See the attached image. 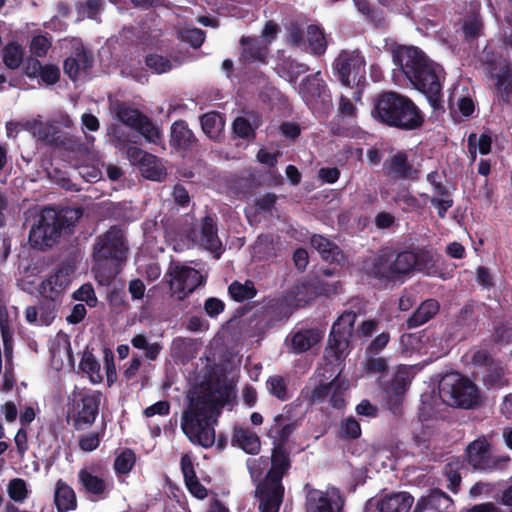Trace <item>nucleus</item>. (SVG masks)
<instances>
[{
    "instance_id": "obj_1",
    "label": "nucleus",
    "mask_w": 512,
    "mask_h": 512,
    "mask_svg": "<svg viewBox=\"0 0 512 512\" xmlns=\"http://www.w3.org/2000/svg\"><path fill=\"white\" fill-rule=\"evenodd\" d=\"M188 400V406L181 418L183 433L193 444L203 448H210L215 444L218 451H223L228 440L223 434H219L216 439L215 425L223 409H231L236 401L233 386L218 379Z\"/></svg>"
},
{
    "instance_id": "obj_2",
    "label": "nucleus",
    "mask_w": 512,
    "mask_h": 512,
    "mask_svg": "<svg viewBox=\"0 0 512 512\" xmlns=\"http://www.w3.org/2000/svg\"><path fill=\"white\" fill-rule=\"evenodd\" d=\"M437 258L428 247L386 248L366 262V274L383 284L405 282L414 272L432 275Z\"/></svg>"
},
{
    "instance_id": "obj_3",
    "label": "nucleus",
    "mask_w": 512,
    "mask_h": 512,
    "mask_svg": "<svg viewBox=\"0 0 512 512\" xmlns=\"http://www.w3.org/2000/svg\"><path fill=\"white\" fill-rule=\"evenodd\" d=\"M392 60L414 88L426 96L433 112L443 114V68L414 46L397 45L392 49Z\"/></svg>"
},
{
    "instance_id": "obj_4",
    "label": "nucleus",
    "mask_w": 512,
    "mask_h": 512,
    "mask_svg": "<svg viewBox=\"0 0 512 512\" xmlns=\"http://www.w3.org/2000/svg\"><path fill=\"white\" fill-rule=\"evenodd\" d=\"M371 117L383 126L400 131L419 130L425 114L408 96L396 91H382L372 98Z\"/></svg>"
},
{
    "instance_id": "obj_5",
    "label": "nucleus",
    "mask_w": 512,
    "mask_h": 512,
    "mask_svg": "<svg viewBox=\"0 0 512 512\" xmlns=\"http://www.w3.org/2000/svg\"><path fill=\"white\" fill-rule=\"evenodd\" d=\"M128 246L119 226H111L98 236L93 246V267L97 282L110 285L121 272L126 261Z\"/></svg>"
},
{
    "instance_id": "obj_6",
    "label": "nucleus",
    "mask_w": 512,
    "mask_h": 512,
    "mask_svg": "<svg viewBox=\"0 0 512 512\" xmlns=\"http://www.w3.org/2000/svg\"><path fill=\"white\" fill-rule=\"evenodd\" d=\"M81 216L80 208H44L38 221L30 229L31 245L41 250L51 248L58 242L62 232L75 226Z\"/></svg>"
},
{
    "instance_id": "obj_7",
    "label": "nucleus",
    "mask_w": 512,
    "mask_h": 512,
    "mask_svg": "<svg viewBox=\"0 0 512 512\" xmlns=\"http://www.w3.org/2000/svg\"><path fill=\"white\" fill-rule=\"evenodd\" d=\"M438 389L440 398L450 406L469 410L481 405L482 396L477 385L459 373L445 375Z\"/></svg>"
},
{
    "instance_id": "obj_8",
    "label": "nucleus",
    "mask_w": 512,
    "mask_h": 512,
    "mask_svg": "<svg viewBox=\"0 0 512 512\" xmlns=\"http://www.w3.org/2000/svg\"><path fill=\"white\" fill-rule=\"evenodd\" d=\"M465 457L473 470L484 473L504 471L511 462V457L507 454L493 455L492 444L484 435L467 445Z\"/></svg>"
},
{
    "instance_id": "obj_9",
    "label": "nucleus",
    "mask_w": 512,
    "mask_h": 512,
    "mask_svg": "<svg viewBox=\"0 0 512 512\" xmlns=\"http://www.w3.org/2000/svg\"><path fill=\"white\" fill-rule=\"evenodd\" d=\"M366 61L359 50H342L332 67L334 74L345 87L354 88L366 81Z\"/></svg>"
},
{
    "instance_id": "obj_10",
    "label": "nucleus",
    "mask_w": 512,
    "mask_h": 512,
    "mask_svg": "<svg viewBox=\"0 0 512 512\" xmlns=\"http://www.w3.org/2000/svg\"><path fill=\"white\" fill-rule=\"evenodd\" d=\"M303 493L305 512H345V497L336 486L328 485L325 490H321L306 483Z\"/></svg>"
},
{
    "instance_id": "obj_11",
    "label": "nucleus",
    "mask_w": 512,
    "mask_h": 512,
    "mask_svg": "<svg viewBox=\"0 0 512 512\" xmlns=\"http://www.w3.org/2000/svg\"><path fill=\"white\" fill-rule=\"evenodd\" d=\"M81 490L92 501L104 500L109 496L112 479L108 469L101 463L85 466L78 471Z\"/></svg>"
},
{
    "instance_id": "obj_12",
    "label": "nucleus",
    "mask_w": 512,
    "mask_h": 512,
    "mask_svg": "<svg viewBox=\"0 0 512 512\" xmlns=\"http://www.w3.org/2000/svg\"><path fill=\"white\" fill-rule=\"evenodd\" d=\"M113 110L120 122L137 131L148 142L157 143L160 140L159 129L138 109L132 108L125 102L117 101L113 105Z\"/></svg>"
},
{
    "instance_id": "obj_13",
    "label": "nucleus",
    "mask_w": 512,
    "mask_h": 512,
    "mask_svg": "<svg viewBox=\"0 0 512 512\" xmlns=\"http://www.w3.org/2000/svg\"><path fill=\"white\" fill-rule=\"evenodd\" d=\"M299 94L313 110H327L332 105V96L321 72L306 76L299 84Z\"/></svg>"
},
{
    "instance_id": "obj_14",
    "label": "nucleus",
    "mask_w": 512,
    "mask_h": 512,
    "mask_svg": "<svg viewBox=\"0 0 512 512\" xmlns=\"http://www.w3.org/2000/svg\"><path fill=\"white\" fill-rule=\"evenodd\" d=\"M165 276L170 277V290L180 300L206 282V278L197 269L179 264L170 266Z\"/></svg>"
},
{
    "instance_id": "obj_15",
    "label": "nucleus",
    "mask_w": 512,
    "mask_h": 512,
    "mask_svg": "<svg viewBox=\"0 0 512 512\" xmlns=\"http://www.w3.org/2000/svg\"><path fill=\"white\" fill-rule=\"evenodd\" d=\"M76 399L73 404L72 425L77 431L87 430L99 414L101 393L89 391L79 394Z\"/></svg>"
},
{
    "instance_id": "obj_16",
    "label": "nucleus",
    "mask_w": 512,
    "mask_h": 512,
    "mask_svg": "<svg viewBox=\"0 0 512 512\" xmlns=\"http://www.w3.org/2000/svg\"><path fill=\"white\" fill-rule=\"evenodd\" d=\"M283 479L265 475L255 488V496L259 500V510L279 512L284 499L285 488Z\"/></svg>"
},
{
    "instance_id": "obj_17",
    "label": "nucleus",
    "mask_w": 512,
    "mask_h": 512,
    "mask_svg": "<svg viewBox=\"0 0 512 512\" xmlns=\"http://www.w3.org/2000/svg\"><path fill=\"white\" fill-rule=\"evenodd\" d=\"M350 342L351 338L330 331L328 344L324 352L325 367L323 372H320L319 369L316 371L321 378L328 380L334 374V368L342 365L350 352Z\"/></svg>"
},
{
    "instance_id": "obj_18",
    "label": "nucleus",
    "mask_w": 512,
    "mask_h": 512,
    "mask_svg": "<svg viewBox=\"0 0 512 512\" xmlns=\"http://www.w3.org/2000/svg\"><path fill=\"white\" fill-rule=\"evenodd\" d=\"M298 427L299 423L292 416L291 406L286 405L281 413L274 416L266 436L271 440L272 447H288L289 439Z\"/></svg>"
},
{
    "instance_id": "obj_19",
    "label": "nucleus",
    "mask_w": 512,
    "mask_h": 512,
    "mask_svg": "<svg viewBox=\"0 0 512 512\" xmlns=\"http://www.w3.org/2000/svg\"><path fill=\"white\" fill-rule=\"evenodd\" d=\"M188 238L193 242H198L205 250L211 252L215 259H219L224 252L223 244L218 237L216 220L211 215L204 216L201 219L199 232L191 229Z\"/></svg>"
},
{
    "instance_id": "obj_20",
    "label": "nucleus",
    "mask_w": 512,
    "mask_h": 512,
    "mask_svg": "<svg viewBox=\"0 0 512 512\" xmlns=\"http://www.w3.org/2000/svg\"><path fill=\"white\" fill-rule=\"evenodd\" d=\"M490 77L494 81V97L501 106L511 104L512 96V62L503 59L499 66L490 71Z\"/></svg>"
},
{
    "instance_id": "obj_21",
    "label": "nucleus",
    "mask_w": 512,
    "mask_h": 512,
    "mask_svg": "<svg viewBox=\"0 0 512 512\" xmlns=\"http://www.w3.org/2000/svg\"><path fill=\"white\" fill-rule=\"evenodd\" d=\"M241 53L239 61L243 64H267L270 41L258 36H242L240 41Z\"/></svg>"
},
{
    "instance_id": "obj_22",
    "label": "nucleus",
    "mask_w": 512,
    "mask_h": 512,
    "mask_svg": "<svg viewBox=\"0 0 512 512\" xmlns=\"http://www.w3.org/2000/svg\"><path fill=\"white\" fill-rule=\"evenodd\" d=\"M384 174L396 180H418L420 170L413 167L409 162L408 154L405 151H398L383 163Z\"/></svg>"
},
{
    "instance_id": "obj_23",
    "label": "nucleus",
    "mask_w": 512,
    "mask_h": 512,
    "mask_svg": "<svg viewBox=\"0 0 512 512\" xmlns=\"http://www.w3.org/2000/svg\"><path fill=\"white\" fill-rule=\"evenodd\" d=\"M93 57L84 48H77L63 63L64 73L72 80L77 81L81 73H87L93 67Z\"/></svg>"
},
{
    "instance_id": "obj_24",
    "label": "nucleus",
    "mask_w": 512,
    "mask_h": 512,
    "mask_svg": "<svg viewBox=\"0 0 512 512\" xmlns=\"http://www.w3.org/2000/svg\"><path fill=\"white\" fill-rule=\"evenodd\" d=\"M311 245L324 261L341 267L347 263V257L342 249L328 238L314 234L311 237Z\"/></svg>"
},
{
    "instance_id": "obj_25",
    "label": "nucleus",
    "mask_w": 512,
    "mask_h": 512,
    "mask_svg": "<svg viewBox=\"0 0 512 512\" xmlns=\"http://www.w3.org/2000/svg\"><path fill=\"white\" fill-rule=\"evenodd\" d=\"M411 381V368L407 365H399L391 381L385 388L388 399H394L395 403L400 402L410 386Z\"/></svg>"
},
{
    "instance_id": "obj_26",
    "label": "nucleus",
    "mask_w": 512,
    "mask_h": 512,
    "mask_svg": "<svg viewBox=\"0 0 512 512\" xmlns=\"http://www.w3.org/2000/svg\"><path fill=\"white\" fill-rule=\"evenodd\" d=\"M231 444L250 455H257L261 450V440L249 427L234 426Z\"/></svg>"
},
{
    "instance_id": "obj_27",
    "label": "nucleus",
    "mask_w": 512,
    "mask_h": 512,
    "mask_svg": "<svg viewBox=\"0 0 512 512\" xmlns=\"http://www.w3.org/2000/svg\"><path fill=\"white\" fill-rule=\"evenodd\" d=\"M180 465L188 491L197 499H205L208 496V490L200 483L194 469L193 461L188 454L182 455Z\"/></svg>"
},
{
    "instance_id": "obj_28",
    "label": "nucleus",
    "mask_w": 512,
    "mask_h": 512,
    "mask_svg": "<svg viewBox=\"0 0 512 512\" xmlns=\"http://www.w3.org/2000/svg\"><path fill=\"white\" fill-rule=\"evenodd\" d=\"M270 462L271 466L266 474L283 479L292 467L291 449L284 446L272 447Z\"/></svg>"
},
{
    "instance_id": "obj_29",
    "label": "nucleus",
    "mask_w": 512,
    "mask_h": 512,
    "mask_svg": "<svg viewBox=\"0 0 512 512\" xmlns=\"http://www.w3.org/2000/svg\"><path fill=\"white\" fill-rule=\"evenodd\" d=\"M453 505L452 498L442 490L435 488L427 496L421 497L412 512H424L427 509L443 512Z\"/></svg>"
},
{
    "instance_id": "obj_30",
    "label": "nucleus",
    "mask_w": 512,
    "mask_h": 512,
    "mask_svg": "<svg viewBox=\"0 0 512 512\" xmlns=\"http://www.w3.org/2000/svg\"><path fill=\"white\" fill-rule=\"evenodd\" d=\"M170 146L176 150H189L197 144L198 139L184 120H177L171 126Z\"/></svg>"
},
{
    "instance_id": "obj_31",
    "label": "nucleus",
    "mask_w": 512,
    "mask_h": 512,
    "mask_svg": "<svg viewBox=\"0 0 512 512\" xmlns=\"http://www.w3.org/2000/svg\"><path fill=\"white\" fill-rule=\"evenodd\" d=\"M69 283V269L67 267H60L56 269L53 274L41 282L39 286V292L41 295H46V293H48L54 297L60 298L62 292L66 289Z\"/></svg>"
},
{
    "instance_id": "obj_32",
    "label": "nucleus",
    "mask_w": 512,
    "mask_h": 512,
    "mask_svg": "<svg viewBox=\"0 0 512 512\" xmlns=\"http://www.w3.org/2000/svg\"><path fill=\"white\" fill-rule=\"evenodd\" d=\"M440 310V304L436 299H426L413 314L406 320L407 329H414L430 321Z\"/></svg>"
},
{
    "instance_id": "obj_33",
    "label": "nucleus",
    "mask_w": 512,
    "mask_h": 512,
    "mask_svg": "<svg viewBox=\"0 0 512 512\" xmlns=\"http://www.w3.org/2000/svg\"><path fill=\"white\" fill-rule=\"evenodd\" d=\"M261 116L255 111L246 112V116H238L232 124L233 133L242 139L255 137V130L261 125Z\"/></svg>"
},
{
    "instance_id": "obj_34",
    "label": "nucleus",
    "mask_w": 512,
    "mask_h": 512,
    "mask_svg": "<svg viewBox=\"0 0 512 512\" xmlns=\"http://www.w3.org/2000/svg\"><path fill=\"white\" fill-rule=\"evenodd\" d=\"M200 124L202 131L209 139L220 141L223 138L225 118L220 112L210 111L202 114Z\"/></svg>"
},
{
    "instance_id": "obj_35",
    "label": "nucleus",
    "mask_w": 512,
    "mask_h": 512,
    "mask_svg": "<svg viewBox=\"0 0 512 512\" xmlns=\"http://www.w3.org/2000/svg\"><path fill=\"white\" fill-rule=\"evenodd\" d=\"M54 503L57 512H68L77 508V498L75 491L62 479H59L56 482Z\"/></svg>"
},
{
    "instance_id": "obj_36",
    "label": "nucleus",
    "mask_w": 512,
    "mask_h": 512,
    "mask_svg": "<svg viewBox=\"0 0 512 512\" xmlns=\"http://www.w3.org/2000/svg\"><path fill=\"white\" fill-rule=\"evenodd\" d=\"M414 502L408 492H398L385 496L378 504L379 512H408Z\"/></svg>"
},
{
    "instance_id": "obj_37",
    "label": "nucleus",
    "mask_w": 512,
    "mask_h": 512,
    "mask_svg": "<svg viewBox=\"0 0 512 512\" xmlns=\"http://www.w3.org/2000/svg\"><path fill=\"white\" fill-rule=\"evenodd\" d=\"M477 374H480V381L486 389H500L509 384L505 377V369L498 361L480 370Z\"/></svg>"
},
{
    "instance_id": "obj_38",
    "label": "nucleus",
    "mask_w": 512,
    "mask_h": 512,
    "mask_svg": "<svg viewBox=\"0 0 512 512\" xmlns=\"http://www.w3.org/2000/svg\"><path fill=\"white\" fill-rule=\"evenodd\" d=\"M461 31L464 40L469 43H475L484 35V22L479 13H470L462 21Z\"/></svg>"
},
{
    "instance_id": "obj_39",
    "label": "nucleus",
    "mask_w": 512,
    "mask_h": 512,
    "mask_svg": "<svg viewBox=\"0 0 512 512\" xmlns=\"http://www.w3.org/2000/svg\"><path fill=\"white\" fill-rule=\"evenodd\" d=\"M306 36L311 54L316 57L323 56L328 47L324 29L317 24H310L307 26Z\"/></svg>"
},
{
    "instance_id": "obj_40",
    "label": "nucleus",
    "mask_w": 512,
    "mask_h": 512,
    "mask_svg": "<svg viewBox=\"0 0 512 512\" xmlns=\"http://www.w3.org/2000/svg\"><path fill=\"white\" fill-rule=\"evenodd\" d=\"M353 3L365 19L377 28L386 26L385 12L376 6H373L369 0H353Z\"/></svg>"
},
{
    "instance_id": "obj_41",
    "label": "nucleus",
    "mask_w": 512,
    "mask_h": 512,
    "mask_svg": "<svg viewBox=\"0 0 512 512\" xmlns=\"http://www.w3.org/2000/svg\"><path fill=\"white\" fill-rule=\"evenodd\" d=\"M110 142L119 150H124L129 144H137L139 136L126 130L122 125L112 124L107 129Z\"/></svg>"
},
{
    "instance_id": "obj_42",
    "label": "nucleus",
    "mask_w": 512,
    "mask_h": 512,
    "mask_svg": "<svg viewBox=\"0 0 512 512\" xmlns=\"http://www.w3.org/2000/svg\"><path fill=\"white\" fill-rule=\"evenodd\" d=\"M228 294L234 301L244 302L254 298L257 295V289L251 280H246L244 283L233 281L228 286Z\"/></svg>"
},
{
    "instance_id": "obj_43",
    "label": "nucleus",
    "mask_w": 512,
    "mask_h": 512,
    "mask_svg": "<svg viewBox=\"0 0 512 512\" xmlns=\"http://www.w3.org/2000/svg\"><path fill=\"white\" fill-rule=\"evenodd\" d=\"M356 318V312L352 310L344 311L333 323L331 331H334V333H338L352 339L354 334V324Z\"/></svg>"
},
{
    "instance_id": "obj_44",
    "label": "nucleus",
    "mask_w": 512,
    "mask_h": 512,
    "mask_svg": "<svg viewBox=\"0 0 512 512\" xmlns=\"http://www.w3.org/2000/svg\"><path fill=\"white\" fill-rule=\"evenodd\" d=\"M266 388L270 395L280 401H287L291 398L286 379L281 375L269 376L266 380Z\"/></svg>"
},
{
    "instance_id": "obj_45",
    "label": "nucleus",
    "mask_w": 512,
    "mask_h": 512,
    "mask_svg": "<svg viewBox=\"0 0 512 512\" xmlns=\"http://www.w3.org/2000/svg\"><path fill=\"white\" fill-rule=\"evenodd\" d=\"M42 300L38 304V310L40 313L41 322L45 325L51 324V322L55 318V313L57 310V302L59 301V297H54L51 294L46 293V295H41Z\"/></svg>"
},
{
    "instance_id": "obj_46",
    "label": "nucleus",
    "mask_w": 512,
    "mask_h": 512,
    "mask_svg": "<svg viewBox=\"0 0 512 512\" xmlns=\"http://www.w3.org/2000/svg\"><path fill=\"white\" fill-rule=\"evenodd\" d=\"M317 341V334L313 330L299 331L292 337V347L295 352L303 353L313 347Z\"/></svg>"
},
{
    "instance_id": "obj_47",
    "label": "nucleus",
    "mask_w": 512,
    "mask_h": 512,
    "mask_svg": "<svg viewBox=\"0 0 512 512\" xmlns=\"http://www.w3.org/2000/svg\"><path fill=\"white\" fill-rule=\"evenodd\" d=\"M79 367L84 373L89 375L90 380L93 383H99L102 381L100 364L92 352H84L80 360Z\"/></svg>"
},
{
    "instance_id": "obj_48",
    "label": "nucleus",
    "mask_w": 512,
    "mask_h": 512,
    "mask_svg": "<svg viewBox=\"0 0 512 512\" xmlns=\"http://www.w3.org/2000/svg\"><path fill=\"white\" fill-rule=\"evenodd\" d=\"M3 63L9 69H17L23 61V49L18 43H8L2 51Z\"/></svg>"
},
{
    "instance_id": "obj_49",
    "label": "nucleus",
    "mask_w": 512,
    "mask_h": 512,
    "mask_svg": "<svg viewBox=\"0 0 512 512\" xmlns=\"http://www.w3.org/2000/svg\"><path fill=\"white\" fill-rule=\"evenodd\" d=\"M331 392L329 382L320 381L314 388H304L302 390L303 397L311 404L323 403Z\"/></svg>"
},
{
    "instance_id": "obj_50",
    "label": "nucleus",
    "mask_w": 512,
    "mask_h": 512,
    "mask_svg": "<svg viewBox=\"0 0 512 512\" xmlns=\"http://www.w3.org/2000/svg\"><path fill=\"white\" fill-rule=\"evenodd\" d=\"M139 168L143 176L152 181H161L167 174L166 169L155 155H153V161H145Z\"/></svg>"
},
{
    "instance_id": "obj_51",
    "label": "nucleus",
    "mask_w": 512,
    "mask_h": 512,
    "mask_svg": "<svg viewBox=\"0 0 512 512\" xmlns=\"http://www.w3.org/2000/svg\"><path fill=\"white\" fill-rule=\"evenodd\" d=\"M136 455L132 449H124L114 461V470L117 475L128 474L134 467Z\"/></svg>"
},
{
    "instance_id": "obj_52",
    "label": "nucleus",
    "mask_w": 512,
    "mask_h": 512,
    "mask_svg": "<svg viewBox=\"0 0 512 512\" xmlns=\"http://www.w3.org/2000/svg\"><path fill=\"white\" fill-rule=\"evenodd\" d=\"M396 203L403 204L401 207L405 213L420 212L424 205L408 190L399 191L394 197Z\"/></svg>"
},
{
    "instance_id": "obj_53",
    "label": "nucleus",
    "mask_w": 512,
    "mask_h": 512,
    "mask_svg": "<svg viewBox=\"0 0 512 512\" xmlns=\"http://www.w3.org/2000/svg\"><path fill=\"white\" fill-rule=\"evenodd\" d=\"M145 64L157 74L166 73L172 69L171 61L167 57L156 53L147 54Z\"/></svg>"
},
{
    "instance_id": "obj_54",
    "label": "nucleus",
    "mask_w": 512,
    "mask_h": 512,
    "mask_svg": "<svg viewBox=\"0 0 512 512\" xmlns=\"http://www.w3.org/2000/svg\"><path fill=\"white\" fill-rule=\"evenodd\" d=\"M457 325L465 326L470 330H474L477 326L478 318L475 313L473 303H466L457 316Z\"/></svg>"
},
{
    "instance_id": "obj_55",
    "label": "nucleus",
    "mask_w": 512,
    "mask_h": 512,
    "mask_svg": "<svg viewBox=\"0 0 512 512\" xmlns=\"http://www.w3.org/2000/svg\"><path fill=\"white\" fill-rule=\"evenodd\" d=\"M339 433L342 439H357L361 436V426L354 417L350 416L342 420Z\"/></svg>"
},
{
    "instance_id": "obj_56",
    "label": "nucleus",
    "mask_w": 512,
    "mask_h": 512,
    "mask_svg": "<svg viewBox=\"0 0 512 512\" xmlns=\"http://www.w3.org/2000/svg\"><path fill=\"white\" fill-rule=\"evenodd\" d=\"M105 429L103 428L101 432H90L79 436L78 446L84 452H92L96 450L101 442L102 437L104 436Z\"/></svg>"
},
{
    "instance_id": "obj_57",
    "label": "nucleus",
    "mask_w": 512,
    "mask_h": 512,
    "mask_svg": "<svg viewBox=\"0 0 512 512\" xmlns=\"http://www.w3.org/2000/svg\"><path fill=\"white\" fill-rule=\"evenodd\" d=\"M430 203L436 208L439 218L443 219L446 217L447 211L453 206L454 200L448 190V193L445 195L432 196Z\"/></svg>"
},
{
    "instance_id": "obj_58",
    "label": "nucleus",
    "mask_w": 512,
    "mask_h": 512,
    "mask_svg": "<svg viewBox=\"0 0 512 512\" xmlns=\"http://www.w3.org/2000/svg\"><path fill=\"white\" fill-rule=\"evenodd\" d=\"M9 497L16 502H23L27 498L26 482L21 478H14L8 485Z\"/></svg>"
},
{
    "instance_id": "obj_59",
    "label": "nucleus",
    "mask_w": 512,
    "mask_h": 512,
    "mask_svg": "<svg viewBox=\"0 0 512 512\" xmlns=\"http://www.w3.org/2000/svg\"><path fill=\"white\" fill-rule=\"evenodd\" d=\"M287 42L293 47H300L305 44L304 30L296 21H291L287 26Z\"/></svg>"
},
{
    "instance_id": "obj_60",
    "label": "nucleus",
    "mask_w": 512,
    "mask_h": 512,
    "mask_svg": "<svg viewBox=\"0 0 512 512\" xmlns=\"http://www.w3.org/2000/svg\"><path fill=\"white\" fill-rule=\"evenodd\" d=\"M51 47V41L44 35H37L32 38L30 51L35 57H45Z\"/></svg>"
},
{
    "instance_id": "obj_61",
    "label": "nucleus",
    "mask_w": 512,
    "mask_h": 512,
    "mask_svg": "<svg viewBox=\"0 0 512 512\" xmlns=\"http://www.w3.org/2000/svg\"><path fill=\"white\" fill-rule=\"evenodd\" d=\"M125 149L127 158L132 164L141 166L145 161H153V154H150L137 146L129 144Z\"/></svg>"
},
{
    "instance_id": "obj_62",
    "label": "nucleus",
    "mask_w": 512,
    "mask_h": 512,
    "mask_svg": "<svg viewBox=\"0 0 512 512\" xmlns=\"http://www.w3.org/2000/svg\"><path fill=\"white\" fill-rule=\"evenodd\" d=\"M58 131L53 125L40 123L37 128L38 138L45 141L49 145H58L59 137L57 136Z\"/></svg>"
},
{
    "instance_id": "obj_63",
    "label": "nucleus",
    "mask_w": 512,
    "mask_h": 512,
    "mask_svg": "<svg viewBox=\"0 0 512 512\" xmlns=\"http://www.w3.org/2000/svg\"><path fill=\"white\" fill-rule=\"evenodd\" d=\"M368 356L364 366L368 374H382L388 370V363L385 358L375 357V355Z\"/></svg>"
},
{
    "instance_id": "obj_64",
    "label": "nucleus",
    "mask_w": 512,
    "mask_h": 512,
    "mask_svg": "<svg viewBox=\"0 0 512 512\" xmlns=\"http://www.w3.org/2000/svg\"><path fill=\"white\" fill-rule=\"evenodd\" d=\"M444 475L449 481L447 488L454 494L458 493L462 477L459 471L455 468V466L452 463H448L445 465Z\"/></svg>"
}]
</instances>
